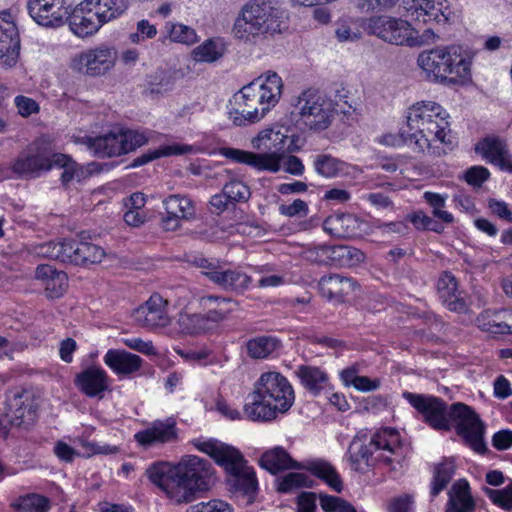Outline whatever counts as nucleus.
<instances>
[{
    "instance_id": "46",
    "label": "nucleus",
    "mask_w": 512,
    "mask_h": 512,
    "mask_svg": "<svg viewBox=\"0 0 512 512\" xmlns=\"http://www.w3.org/2000/svg\"><path fill=\"white\" fill-rule=\"evenodd\" d=\"M76 254L75 265L88 266L100 263L105 256V251L102 247L96 244L79 241L78 252Z\"/></svg>"
},
{
    "instance_id": "30",
    "label": "nucleus",
    "mask_w": 512,
    "mask_h": 512,
    "mask_svg": "<svg viewBox=\"0 0 512 512\" xmlns=\"http://www.w3.org/2000/svg\"><path fill=\"white\" fill-rule=\"evenodd\" d=\"M75 384L86 396L101 399L109 390V377L102 368L92 366L77 374Z\"/></svg>"
},
{
    "instance_id": "26",
    "label": "nucleus",
    "mask_w": 512,
    "mask_h": 512,
    "mask_svg": "<svg viewBox=\"0 0 512 512\" xmlns=\"http://www.w3.org/2000/svg\"><path fill=\"white\" fill-rule=\"evenodd\" d=\"M437 291L443 305L452 312L466 313L468 304L464 292L459 289L456 277L449 271L440 274L437 281Z\"/></svg>"
},
{
    "instance_id": "21",
    "label": "nucleus",
    "mask_w": 512,
    "mask_h": 512,
    "mask_svg": "<svg viewBox=\"0 0 512 512\" xmlns=\"http://www.w3.org/2000/svg\"><path fill=\"white\" fill-rule=\"evenodd\" d=\"M35 413L36 407L31 393L22 391L7 394L4 415L11 425L21 426L32 423Z\"/></svg>"
},
{
    "instance_id": "23",
    "label": "nucleus",
    "mask_w": 512,
    "mask_h": 512,
    "mask_svg": "<svg viewBox=\"0 0 512 512\" xmlns=\"http://www.w3.org/2000/svg\"><path fill=\"white\" fill-rule=\"evenodd\" d=\"M176 465H171L168 462L153 463L146 470L148 479L158 486L166 496L178 504V501L186 498V492L177 490L178 484L176 481Z\"/></svg>"
},
{
    "instance_id": "17",
    "label": "nucleus",
    "mask_w": 512,
    "mask_h": 512,
    "mask_svg": "<svg viewBox=\"0 0 512 512\" xmlns=\"http://www.w3.org/2000/svg\"><path fill=\"white\" fill-rule=\"evenodd\" d=\"M369 32L384 41L403 45L411 39V26L402 19L389 16H377L370 19L368 24Z\"/></svg>"
},
{
    "instance_id": "3",
    "label": "nucleus",
    "mask_w": 512,
    "mask_h": 512,
    "mask_svg": "<svg viewBox=\"0 0 512 512\" xmlns=\"http://www.w3.org/2000/svg\"><path fill=\"white\" fill-rule=\"evenodd\" d=\"M282 89L283 82L277 73L259 76L233 95L229 119L236 126L260 121L279 102Z\"/></svg>"
},
{
    "instance_id": "61",
    "label": "nucleus",
    "mask_w": 512,
    "mask_h": 512,
    "mask_svg": "<svg viewBox=\"0 0 512 512\" xmlns=\"http://www.w3.org/2000/svg\"><path fill=\"white\" fill-rule=\"evenodd\" d=\"M375 228L378 229L383 235H406L409 231V227L406 223L403 221H395V222H388L383 223L380 221H377L375 223Z\"/></svg>"
},
{
    "instance_id": "1",
    "label": "nucleus",
    "mask_w": 512,
    "mask_h": 512,
    "mask_svg": "<svg viewBox=\"0 0 512 512\" xmlns=\"http://www.w3.org/2000/svg\"><path fill=\"white\" fill-rule=\"evenodd\" d=\"M403 397L424 416L432 428L449 431L451 423H454L457 435L473 451L479 454L488 451L484 442L485 425L468 405L457 402L448 408L440 398L411 392H404Z\"/></svg>"
},
{
    "instance_id": "63",
    "label": "nucleus",
    "mask_w": 512,
    "mask_h": 512,
    "mask_svg": "<svg viewBox=\"0 0 512 512\" xmlns=\"http://www.w3.org/2000/svg\"><path fill=\"white\" fill-rule=\"evenodd\" d=\"M33 252L38 257L59 261L58 240L38 244L33 248Z\"/></svg>"
},
{
    "instance_id": "6",
    "label": "nucleus",
    "mask_w": 512,
    "mask_h": 512,
    "mask_svg": "<svg viewBox=\"0 0 512 512\" xmlns=\"http://www.w3.org/2000/svg\"><path fill=\"white\" fill-rule=\"evenodd\" d=\"M194 446L224 467L229 474L228 482L234 492L245 497L247 503L254 501L258 489L256 474L246 465V461L237 449L216 439L197 440Z\"/></svg>"
},
{
    "instance_id": "32",
    "label": "nucleus",
    "mask_w": 512,
    "mask_h": 512,
    "mask_svg": "<svg viewBox=\"0 0 512 512\" xmlns=\"http://www.w3.org/2000/svg\"><path fill=\"white\" fill-rule=\"evenodd\" d=\"M511 318L512 313L506 310H485L477 316L476 324L482 331L495 336L512 334Z\"/></svg>"
},
{
    "instance_id": "20",
    "label": "nucleus",
    "mask_w": 512,
    "mask_h": 512,
    "mask_svg": "<svg viewBox=\"0 0 512 512\" xmlns=\"http://www.w3.org/2000/svg\"><path fill=\"white\" fill-rule=\"evenodd\" d=\"M134 438L144 448H149L156 444L175 442L178 439L176 420L173 417H168L165 420H155L145 429L138 431Z\"/></svg>"
},
{
    "instance_id": "10",
    "label": "nucleus",
    "mask_w": 512,
    "mask_h": 512,
    "mask_svg": "<svg viewBox=\"0 0 512 512\" xmlns=\"http://www.w3.org/2000/svg\"><path fill=\"white\" fill-rule=\"evenodd\" d=\"M259 463L262 468L276 474L286 469H308L313 475L324 480L333 490L341 492L343 489L342 481L336 469L328 462L315 460L307 465H302L294 461L287 451L280 447H274L261 456Z\"/></svg>"
},
{
    "instance_id": "51",
    "label": "nucleus",
    "mask_w": 512,
    "mask_h": 512,
    "mask_svg": "<svg viewBox=\"0 0 512 512\" xmlns=\"http://www.w3.org/2000/svg\"><path fill=\"white\" fill-rule=\"evenodd\" d=\"M222 191L231 200L232 205L236 202H246L251 195L249 187L240 180H231L226 183Z\"/></svg>"
},
{
    "instance_id": "13",
    "label": "nucleus",
    "mask_w": 512,
    "mask_h": 512,
    "mask_svg": "<svg viewBox=\"0 0 512 512\" xmlns=\"http://www.w3.org/2000/svg\"><path fill=\"white\" fill-rule=\"evenodd\" d=\"M194 264L203 269V274L215 285L225 291L244 293L250 286L252 278L240 271L224 269L218 262L210 261L203 257H196Z\"/></svg>"
},
{
    "instance_id": "60",
    "label": "nucleus",
    "mask_w": 512,
    "mask_h": 512,
    "mask_svg": "<svg viewBox=\"0 0 512 512\" xmlns=\"http://www.w3.org/2000/svg\"><path fill=\"white\" fill-rule=\"evenodd\" d=\"M335 35L340 42H353L361 37V32L354 25H350L347 22H341L335 30Z\"/></svg>"
},
{
    "instance_id": "45",
    "label": "nucleus",
    "mask_w": 512,
    "mask_h": 512,
    "mask_svg": "<svg viewBox=\"0 0 512 512\" xmlns=\"http://www.w3.org/2000/svg\"><path fill=\"white\" fill-rule=\"evenodd\" d=\"M455 472V466L452 461L444 460L435 466L434 477L432 481L431 495L437 496L444 490L451 481Z\"/></svg>"
},
{
    "instance_id": "4",
    "label": "nucleus",
    "mask_w": 512,
    "mask_h": 512,
    "mask_svg": "<svg viewBox=\"0 0 512 512\" xmlns=\"http://www.w3.org/2000/svg\"><path fill=\"white\" fill-rule=\"evenodd\" d=\"M243 413L248 420L270 422L285 414L293 405L295 394L288 379L276 371L262 373L254 383Z\"/></svg>"
},
{
    "instance_id": "25",
    "label": "nucleus",
    "mask_w": 512,
    "mask_h": 512,
    "mask_svg": "<svg viewBox=\"0 0 512 512\" xmlns=\"http://www.w3.org/2000/svg\"><path fill=\"white\" fill-rule=\"evenodd\" d=\"M20 38L13 21L0 17V66L11 68L18 62Z\"/></svg>"
},
{
    "instance_id": "62",
    "label": "nucleus",
    "mask_w": 512,
    "mask_h": 512,
    "mask_svg": "<svg viewBox=\"0 0 512 512\" xmlns=\"http://www.w3.org/2000/svg\"><path fill=\"white\" fill-rule=\"evenodd\" d=\"M489 175L490 173L487 168L483 166H473L465 172L464 179L468 184L479 187L488 179Z\"/></svg>"
},
{
    "instance_id": "11",
    "label": "nucleus",
    "mask_w": 512,
    "mask_h": 512,
    "mask_svg": "<svg viewBox=\"0 0 512 512\" xmlns=\"http://www.w3.org/2000/svg\"><path fill=\"white\" fill-rule=\"evenodd\" d=\"M177 490L185 491V500L180 499L178 504L193 502L198 492L207 491L213 482L211 464L198 456L186 455L176 464Z\"/></svg>"
},
{
    "instance_id": "22",
    "label": "nucleus",
    "mask_w": 512,
    "mask_h": 512,
    "mask_svg": "<svg viewBox=\"0 0 512 512\" xmlns=\"http://www.w3.org/2000/svg\"><path fill=\"white\" fill-rule=\"evenodd\" d=\"M166 216L161 225L166 231H175L181 226L182 220H190L195 216V206L186 196L173 194L162 201Z\"/></svg>"
},
{
    "instance_id": "58",
    "label": "nucleus",
    "mask_w": 512,
    "mask_h": 512,
    "mask_svg": "<svg viewBox=\"0 0 512 512\" xmlns=\"http://www.w3.org/2000/svg\"><path fill=\"white\" fill-rule=\"evenodd\" d=\"M186 512H232V509L228 503L214 499L191 505Z\"/></svg>"
},
{
    "instance_id": "57",
    "label": "nucleus",
    "mask_w": 512,
    "mask_h": 512,
    "mask_svg": "<svg viewBox=\"0 0 512 512\" xmlns=\"http://www.w3.org/2000/svg\"><path fill=\"white\" fill-rule=\"evenodd\" d=\"M281 215L286 217L304 218L309 213L308 205L301 199H295L291 204H281L278 208Z\"/></svg>"
},
{
    "instance_id": "40",
    "label": "nucleus",
    "mask_w": 512,
    "mask_h": 512,
    "mask_svg": "<svg viewBox=\"0 0 512 512\" xmlns=\"http://www.w3.org/2000/svg\"><path fill=\"white\" fill-rule=\"evenodd\" d=\"M191 146L188 145H165L160 148L143 153L139 157L135 158L132 162L133 167H139L145 165L155 159L171 155H182L190 152Z\"/></svg>"
},
{
    "instance_id": "44",
    "label": "nucleus",
    "mask_w": 512,
    "mask_h": 512,
    "mask_svg": "<svg viewBox=\"0 0 512 512\" xmlns=\"http://www.w3.org/2000/svg\"><path fill=\"white\" fill-rule=\"evenodd\" d=\"M365 254L352 246H332V260L337 261L340 266L352 267L363 262Z\"/></svg>"
},
{
    "instance_id": "29",
    "label": "nucleus",
    "mask_w": 512,
    "mask_h": 512,
    "mask_svg": "<svg viewBox=\"0 0 512 512\" xmlns=\"http://www.w3.org/2000/svg\"><path fill=\"white\" fill-rule=\"evenodd\" d=\"M68 19L72 32L79 37L92 35L104 25L95 10L89 5L86 6V0L73 13L70 12Z\"/></svg>"
},
{
    "instance_id": "28",
    "label": "nucleus",
    "mask_w": 512,
    "mask_h": 512,
    "mask_svg": "<svg viewBox=\"0 0 512 512\" xmlns=\"http://www.w3.org/2000/svg\"><path fill=\"white\" fill-rule=\"evenodd\" d=\"M321 295L329 300L343 302L358 288V283L342 274L323 276L318 283Z\"/></svg>"
},
{
    "instance_id": "56",
    "label": "nucleus",
    "mask_w": 512,
    "mask_h": 512,
    "mask_svg": "<svg viewBox=\"0 0 512 512\" xmlns=\"http://www.w3.org/2000/svg\"><path fill=\"white\" fill-rule=\"evenodd\" d=\"M307 261L319 265L327 264L328 260H332V246L321 245L308 248L304 252Z\"/></svg>"
},
{
    "instance_id": "39",
    "label": "nucleus",
    "mask_w": 512,
    "mask_h": 512,
    "mask_svg": "<svg viewBox=\"0 0 512 512\" xmlns=\"http://www.w3.org/2000/svg\"><path fill=\"white\" fill-rule=\"evenodd\" d=\"M313 167L324 178H336L346 174L347 163L330 154H318L314 157Z\"/></svg>"
},
{
    "instance_id": "36",
    "label": "nucleus",
    "mask_w": 512,
    "mask_h": 512,
    "mask_svg": "<svg viewBox=\"0 0 512 512\" xmlns=\"http://www.w3.org/2000/svg\"><path fill=\"white\" fill-rule=\"evenodd\" d=\"M282 346L280 339L272 335H259L245 343L247 355L254 360L268 359Z\"/></svg>"
},
{
    "instance_id": "19",
    "label": "nucleus",
    "mask_w": 512,
    "mask_h": 512,
    "mask_svg": "<svg viewBox=\"0 0 512 512\" xmlns=\"http://www.w3.org/2000/svg\"><path fill=\"white\" fill-rule=\"evenodd\" d=\"M132 317L135 323L143 328L165 327L170 322L167 301L161 295L153 294L143 305L134 310Z\"/></svg>"
},
{
    "instance_id": "49",
    "label": "nucleus",
    "mask_w": 512,
    "mask_h": 512,
    "mask_svg": "<svg viewBox=\"0 0 512 512\" xmlns=\"http://www.w3.org/2000/svg\"><path fill=\"white\" fill-rule=\"evenodd\" d=\"M52 167L57 166L63 168L61 173V181L63 184L69 183L75 177H79V170L77 164L64 154H52Z\"/></svg>"
},
{
    "instance_id": "33",
    "label": "nucleus",
    "mask_w": 512,
    "mask_h": 512,
    "mask_svg": "<svg viewBox=\"0 0 512 512\" xmlns=\"http://www.w3.org/2000/svg\"><path fill=\"white\" fill-rule=\"evenodd\" d=\"M35 277L43 282L46 296L51 299L61 297L68 286L66 273L48 264L38 265Z\"/></svg>"
},
{
    "instance_id": "42",
    "label": "nucleus",
    "mask_w": 512,
    "mask_h": 512,
    "mask_svg": "<svg viewBox=\"0 0 512 512\" xmlns=\"http://www.w3.org/2000/svg\"><path fill=\"white\" fill-rule=\"evenodd\" d=\"M11 506L23 512H48L50 501L42 495L31 493L18 497Z\"/></svg>"
},
{
    "instance_id": "27",
    "label": "nucleus",
    "mask_w": 512,
    "mask_h": 512,
    "mask_svg": "<svg viewBox=\"0 0 512 512\" xmlns=\"http://www.w3.org/2000/svg\"><path fill=\"white\" fill-rule=\"evenodd\" d=\"M475 151L501 170L512 172V155L503 139L495 136L486 137L476 144Z\"/></svg>"
},
{
    "instance_id": "43",
    "label": "nucleus",
    "mask_w": 512,
    "mask_h": 512,
    "mask_svg": "<svg viewBox=\"0 0 512 512\" xmlns=\"http://www.w3.org/2000/svg\"><path fill=\"white\" fill-rule=\"evenodd\" d=\"M178 323L181 331L190 335L200 334L212 328L204 314L181 313Z\"/></svg>"
},
{
    "instance_id": "31",
    "label": "nucleus",
    "mask_w": 512,
    "mask_h": 512,
    "mask_svg": "<svg viewBox=\"0 0 512 512\" xmlns=\"http://www.w3.org/2000/svg\"><path fill=\"white\" fill-rule=\"evenodd\" d=\"M104 363L118 376H130L138 372L143 359L122 349H109L104 355Z\"/></svg>"
},
{
    "instance_id": "55",
    "label": "nucleus",
    "mask_w": 512,
    "mask_h": 512,
    "mask_svg": "<svg viewBox=\"0 0 512 512\" xmlns=\"http://www.w3.org/2000/svg\"><path fill=\"white\" fill-rule=\"evenodd\" d=\"M489 499L499 507L510 510L512 509V482L503 489H486Z\"/></svg>"
},
{
    "instance_id": "52",
    "label": "nucleus",
    "mask_w": 512,
    "mask_h": 512,
    "mask_svg": "<svg viewBox=\"0 0 512 512\" xmlns=\"http://www.w3.org/2000/svg\"><path fill=\"white\" fill-rule=\"evenodd\" d=\"M319 500L325 512H356L352 504L340 497L321 494Z\"/></svg>"
},
{
    "instance_id": "14",
    "label": "nucleus",
    "mask_w": 512,
    "mask_h": 512,
    "mask_svg": "<svg viewBox=\"0 0 512 512\" xmlns=\"http://www.w3.org/2000/svg\"><path fill=\"white\" fill-rule=\"evenodd\" d=\"M116 60L117 51L114 47L100 45L75 55L70 67L76 72L95 77L110 71Z\"/></svg>"
},
{
    "instance_id": "15",
    "label": "nucleus",
    "mask_w": 512,
    "mask_h": 512,
    "mask_svg": "<svg viewBox=\"0 0 512 512\" xmlns=\"http://www.w3.org/2000/svg\"><path fill=\"white\" fill-rule=\"evenodd\" d=\"M30 17L44 27H60L70 15L67 0H27Z\"/></svg>"
},
{
    "instance_id": "54",
    "label": "nucleus",
    "mask_w": 512,
    "mask_h": 512,
    "mask_svg": "<svg viewBox=\"0 0 512 512\" xmlns=\"http://www.w3.org/2000/svg\"><path fill=\"white\" fill-rule=\"evenodd\" d=\"M79 240L58 239L59 262L76 264Z\"/></svg>"
},
{
    "instance_id": "37",
    "label": "nucleus",
    "mask_w": 512,
    "mask_h": 512,
    "mask_svg": "<svg viewBox=\"0 0 512 512\" xmlns=\"http://www.w3.org/2000/svg\"><path fill=\"white\" fill-rule=\"evenodd\" d=\"M296 375L304 388L315 396L329 384L327 373L319 367L301 365L297 368Z\"/></svg>"
},
{
    "instance_id": "35",
    "label": "nucleus",
    "mask_w": 512,
    "mask_h": 512,
    "mask_svg": "<svg viewBox=\"0 0 512 512\" xmlns=\"http://www.w3.org/2000/svg\"><path fill=\"white\" fill-rule=\"evenodd\" d=\"M200 306L206 310L204 314L211 327L223 320L233 311L231 298L214 295L202 296L199 299Z\"/></svg>"
},
{
    "instance_id": "18",
    "label": "nucleus",
    "mask_w": 512,
    "mask_h": 512,
    "mask_svg": "<svg viewBox=\"0 0 512 512\" xmlns=\"http://www.w3.org/2000/svg\"><path fill=\"white\" fill-rule=\"evenodd\" d=\"M448 8L447 0H403L406 16L419 23H446Z\"/></svg>"
},
{
    "instance_id": "16",
    "label": "nucleus",
    "mask_w": 512,
    "mask_h": 512,
    "mask_svg": "<svg viewBox=\"0 0 512 512\" xmlns=\"http://www.w3.org/2000/svg\"><path fill=\"white\" fill-rule=\"evenodd\" d=\"M51 157L52 154L46 148L32 145L18 155L12 163L11 169L21 178L36 177L42 171L52 168Z\"/></svg>"
},
{
    "instance_id": "41",
    "label": "nucleus",
    "mask_w": 512,
    "mask_h": 512,
    "mask_svg": "<svg viewBox=\"0 0 512 512\" xmlns=\"http://www.w3.org/2000/svg\"><path fill=\"white\" fill-rule=\"evenodd\" d=\"M224 51L221 41L208 39L193 50V55L198 62L213 63L223 56Z\"/></svg>"
},
{
    "instance_id": "8",
    "label": "nucleus",
    "mask_w": 512,
    "mask_h": 512,
    "mask_svg": "<svg viewBox=\"0 0 512 512\" xmlns=\"http://www.w3.org/2000/svg\"><path fill=\"white\" fill-rule=\"evenodd\" d=\"M417 63L433 81L451 85L470 79V61L456 45L439 46L419 54Z\"/></svg>"
},
{
    "instance_id": "5",
    "label": "nucleus",
    "mask_w": 512,
    "mask_h": 512,
    "mask_svg": "<svg viewBox=\"0 0 512 512\" xmlns=\"http://www.w3.org/2000/svg\"><path fill=\"white\" fill-rule=\"evenodd\" d=\"M353 470L365 472L377 464L396 469L405 458V449L399 432L393 428H383L372 437L358 433L348 448Z\"/></svg>"
},
{
    "instance_id": "48",
    "label": "nucleus",
    "mask_w": 512,
    "mask_h": 512,
    "mask_svg": "<svg viewBox=\"0 0 512 512\" xmlns=\"http://www.w3.org/2000/svg\"><path fill=\"white\" fill-rule=\"evenodd\" d=\"M425 201L431 206L432 214L440 221L450 224L453 222V215L443 210L446 202V198L438 193L425 192L423 195Z\"/></svg>"
},
{
    "instance_id": "64",
    "label": "nucleus",
    "mask_w": 512,
    "mask_h": 512,
    "mask_svg": "<svg viewBox=\"0 0 512 512\" xmlns=\"http://www.w3.org/2000/svg\"><path fill=\"white\" fill-rule=\"evenodd\" d=\"M15 105L18 109V113L23 117H29L39 111L38 103L34 99L26 96H17L15 98Z\"/></svg>"
},
{
    "instance_id": "12",
    "label": "nucleus",
    "mask_w": 512,
    "mask_h": 512,
    "mask_svg": "<svg viewBox=\"0 0 512 512\" xmlns=\"http://www.w3.org/2000/svg\"><path fill=\"white\" fill-rule=\"evenodd\" d=\"M299 121L309 130L320 132L332 123L336 108L332 99L316 89L303 91L297 99Z\"/></svg>"
},
{
    "instance_id": "50",
    "label": "nucleus",
    "mask_w": 512,
    "mask_h": 512,
    "mask_svg": "<svg viewBox=\"0 0 512 512\" xmlns=\"http://www.w3.org/2000/svg\"><path fill=\"white\" fill-rule=\"evenodd\" d=\"M310 484L311 480L306 474L291 472L279 480L278 491L288 493L302 487H309Z\"/></svg>"
},
{
    "instance_id": "34",
    "label": "nucleus",
    "mask_w": 512,
    "mask_h": 512,
    "mask_svg": "<svg viewBox=\"0 0 512 512\" xmlns=\"http://www.w3.org/2000/svg\"><path fill=\"white\" fill-rule=\"evenodd\" d=\"M449 500L446 504V512H473L475 502L470 493V487L466 480L455 482L448 492Z\"/></svg>"
},
{
    "instance_id": "7",
    "label": "nucleus",
    "mask_w": 512,
    "mask_h": 512,
    "mask_svg": "<svg viewBox=\"0 0 512 512\" xmlns=\"http://www.w3.org/2000/svg\"><path fill=\"white\" fill-rule=\"evenodd\" d=\"M283 5L284 0H249L235 21L234 35L250 40L251 37L280 32L285 13Z\"/></svg>"
},
{
    "instance_id": "59",
    "label": "nucleus",
    "mask_w": 512,
    "mask_h": 512,
    "mask_svg": "<svg viewBox=\"0 0 512 512\" xmlns=\"http://www.w3.org/2000/svg\"><path fill=\"white\" fill-rule=\"evenodd\" d=\"M156 34V27L148 20L143 19L137 23L136 32L130 34V40L133 43H140L146 39L154 38Z\"/></svg>"
},
{
    "instance_id": "38",
    "label": "nucleus",
    "mask_w": 512,
    "mask_h": 512,
    "mask_svg": "<svg viewBox=\"0 0 512 512\" xmlns=\"http://www.w3.org/2000/svg\"><path fill=\"white\" fill-rule=\"evenodd\" d=\"M104 24L120 17L128 8L129 0H86Z\"/></svg>"
},
{
    "instance_id": "2",
    "label": "nucleus",
    "mask_w": 512,
    "mask_h": 512,
    "mask_svg": "<svg viewBox=\"0 0 512 512\" xmlns=\"http://www.w3.org/2000/svg\"><path fill=\"white\" fill-rule=\"evenodd\" d=\"M448 117L439 104L432 101L418 102L406 112V124L399 130V141L416 154L440 156L446 152L434 146V142L449 147L453 144Z\"/></svg>"
},
{
    "instance_id": "24",
    "label": "nucleus",
    "mask_w": 512,
    "mask_h": 512,
    "mask_svg": "<svg viewBox=\"0 0 512 512\" xmlns=\"http://www.w3.org/2000/svg\"><path fill=\"white\" fill-rule=\"evenodd\" d=\"M72 139L74 143L86 146L96 157H114L125 154L119 130L95 138L86 134H75Z\"/></svg>"
},
{
    "instance_id": "53",
    "label": "nucleus",
    "mask_w": 512,
    "mask_h": 512,
    "mask_svg": "<svg viewBox=\"0 0 512 512\" xmlns=\"http://www.w3.org/2000/svg\"><path fill=\"white\" fill-rule=\"evenodd\" d=\"M121 141L123 142L124 153H128L148 142V135L146 132L137 130H122L120 129Z\"/></svg>"
},
{
    "instance_id": "47",
    "label": "nucleus",
    "mask_w": 512,
    "mask_h": 512,
    "mask_svg": "<svg viewBox=\"0 0 512 512\" xmlns=\"http://www.w3.org/2000/svg\"><path fill=\"white\" fill-rule=\"evenodd\" d=\"M166 32L173 42L183 44H194L197 41L195 30L187 25L180 23L167 22L165 25Z\"/></svg>"
},
{
    "instance_id": "9",
    "label": "nucleus",
    "mask_w": 512,
    "mask_h": 512,
    "mask_svg": "<svg viewBox=\"0 0 512 512\" xmlns=\"http://www.w3.org/2000/svg\"><path fill=\"white\" fill-rule=\"evenodd\" d=\"M287 137L279 131L264 129L252 139V146L257 150L269 151V153H253L236 148L223 147L220 150L222 156L237 163L247 164L259 171L276 173L281 168L279 152L284 148Z\"/></svg>"
}]
</instances>
